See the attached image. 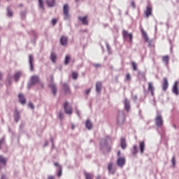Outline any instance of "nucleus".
<instances>
[{
    "label": "nucleus",
    "instance_id": "1",
    "mask_svg": "<svg viewBox=\"0 0 179 179\" xmlns=\"http://www.w3.org/2000/svg\"><path fill=\"white\" fill-rule=\"evenodd\" d=\"M100 149L101 150H105L110 153L111 152V145H108V141L106 138H103L101 140L100 143Z\"/></svg>",
    "mask_w": 179,
    "mask_h": 179
},
{
    "label": "nucleus",
    "instance_id": "2",
    "mask_svg": "<svg viewBox=\"0 0 179 179\" xmlns=\"http://www.w3.org/2000/svg\"><path fill=\"white\" fill-rule=\"evenodd\" d=\"M63 15L65 20H68L71 17L69 15V6L68 4H65L63 7Z\"/></svg>",
    "mask_w": 179,
    "mask_h": 179
},
{
    "label": "nucleus",
    "instance_id": "3",
    "mask_svg": "<svg viewBox=\"0 0 179 179\" xmlns=\"http://www.w3.org/2000/svg\"><path fill=\"white\" fill-rule=\"evenodd\" d=\"M122 36H123V38H124V40H128V38H129V41L130 43H132V39L134 38V35L132 34V33L129 34V33H128V31L123 30Z\"/></svg>",
    "mask_w": 179,
    "mask_h": 179
},
{
    "label": "nucleus",
    "instance_id": "4",
    "mask_svg": "<svg viewBox=\"0 0 179 179\" xmlns=\"http://www.w3.org/2000/svg\"><path fill=\"white\" fill-rule=\"evenodd\" d=\"M155 125L158 127H160L163 125V117L162 115H158L155 118Z\"/></svg>",
    "mask_w": 179,
    "mask_h": 179
},
{
    "label": "nucleus",
    "instance_id": "5",
    "mask_svg": "<svg viewBox=\"0 0 179 179\" xmlns=\"http://www.w3.org/2000/svg\"><path fill=\"white\" fill-rule=\"evenodd\" d=\"M64 111L66 114H69V115L73 113V109H72V107H68V102H65L64 105Z\"/></svg>",
    "mask_w": 179,
    "mask_h": 179
},
{
    "label": "nucleus",
    "instance_id": "6",
    "mask_svg": "<svg viewBox=\"0 0 179 179\" xmlns=\"http://www.w3.org/2000/svg\"><path fill=\"white\" fill-rule=\"evenodd\" d=\"M36 83H40V78H38V76H33L31 78V86H33Z\"/></svg>",
    "mask_w": 179,
    "mask_h": 179
},
{
    "label": "nucleus",
    "instance_id": "7",
    "mask_svg": "<svg viewBox=\"0 0 179 179\" xmlns=\"http://www.w3.org/2000/svg\"><path fill=\"white\" fill-rule=\"evenodd\" d=\"M152 6H147L146 9L144 11V13H145L146 17H149L152 16Z\"/></svg>",
    "mask_w": 179,
    "mask_h": 179
},
{
    "label": "nucleus",
    "instance_id": "8",
    "mask_svg": "<svg viewBox=\"0 0 179 179\" xmlns=\"http://www.w3.org/2000/svg\"><path fill=\"white\" fill-rule=\"evenodd\" d=\"M78 20L83 23V24H84V26H87V24H89V20H87V15H85L84 17H78Z\"/></svg>",
    "mask_w": 179,
    "mask_h": 179
},
{
    "label": "nucleus",
    "instance_id": "9",
    "mask_svg": "<svg viewBox=\"0 0 179 179\" xmlns=\"http://www.w3.org/2000/svg\"><path fill=\"white\" fill-rule=\"evenodd\" d=\"M117 164L119 167H123L125 165V158L119 157L117 161Z\"/></svg>",
    "mask_w": 179,
    "mask_h": 179
},
{
    "label": "nucleus",
    "instance_id": "10",
    "mask_svg": "<svg viewBox=\"0 0 179 179\" xmlns=\"http://www.w3.org/2000/svg\"><path fill=\"white\" fill-rule=\"evenodd\" d=\"M63 91L65 94H71V89L66 83L63 84Z\"/></svg>",
    "mask_w": 179,
    "mask_h": 179
},
{
    "label": "nucleus",
    "instance_id": "11",
    "mask_svg": "<svg viewBox=\"0 0 179 179\" xmlns=\"http://www.w3.org/2000/svg\"><path fill=\"white\" fill-rule=\"evenodd\" d=\"M29 58L31 71H34V58L33 57V55H29Z\"/></svg>",
    "mask_w": 179,
    "mask_h": 179
},
{
    "label": "nucleus",
    "instance_id": "12",
    "mask_svg": "<svg viewBox=\"0 0 179 179\" xmlns=\"http://www.w3.org/2000/svg\"><path fill=\"white\" fill-rule=\"evenodd\" d=\"M173 93L176 94V96H178L179 94V90H178V81H176L173 87Z\"/></svg>",
    "mask_w": 179,
    "mask_h": 179
},
{
    "label": "nucleus",
    "instance_id": "13",
    "mask_svg": "<svg viewBox=\"0 0 179 179\" xmlns=\"http://www.w3.org/2000/svg\"><path fill=\"white\" fill-rule=\"evenodd\" d=\"M117 121L119 124H124V122H125V114H124V113L120 114L118 117Z\"/></svg>",
    "mask_w": 179,
    "mask_h": 179
},
{
    "label": "nucleus",
    "instance_id": "14",
    "mask_svg": "<svg viewBox=\"0 0 179 179\" xmlns=\"http://www.w3.org/2000/svg\"><path fill=\"white\" fill-rule=\"evenodd\" d=\"M168 87H169V80H167V78H164V83L162 85V89L164 92H166L167 90Z\"/></svg>",
    "mask_w": 179,
    "mask_h": 179
},
{
    "label": "nucleus",
    "instance_id": "15",
    "mask_svg": "<svg viewBox=\"0 0 179 179\" xmlns=\"http://www.w3.org/2000/svg\"><path fill=\"white\" fill-rule=\"evenodd\" d=\"M148 92H150L152 96H155V87L152 83H148Z\"/></svg>",
    "mask_w": 179,
    "mask_h": 179
},
{
    "label": "nucleus",
    "instance_id": "16",
    "mask_svg": "<svg viewBox=\"0 0 179 179\" xmlns=\"http://www.w3.org/2000/svg\"><path fill=\"white\" fill-rule=\"evenodd\" d=\"M60 44L62 45H66L68 44V37L66 36H62L60 38Z\"/></svg>",
    "mask_w": 179,
    "mask_h": 179
},
{
    "label": "nucleus",
    "instance_id": "17",
    "mask_svg": "<svg viewBox=\"0 0 179 179\" xmlns=\"http://www.w3.org/2000/svg\"><path fill=\"white\" fill-rule=\"evenodd\" d=\"M113 162H110L108 164V170L109 171V173H110V174H115V169H113Z\"/></svg>",
    "mask_w": 179,
    "mask_h": 179
},
{
    "label": "nucleus",
    "instance_id": "18",
    "mask_svg": "<svg viewBox=\"0 0 179 179\" xmlns=\"http://www.w3.org/2000/svg\"><path fill=\"white\" fill-rule=\"evenodd\" d=\"M101 89H103V84H101V82H97L96 84V90L97 93H100L101 92Z\"/></svg>",
    "mask_w": 179,
    "mask_h": 179
},
{
    "label": "nucleus",
    "instance_id": "19",
    "mask_svg": "<svg viewBox=\"0 0 179 179\" xmlns=\"http://www.w3.org/2000/svg\"><path fill=\"white\" fill-rule=\"evenodd\" d=\"M120 146L122 149H127V141L125 140V138H122L120 140Z\"/></svg>",
    "mask_w": 179,
    "mask_h": 179
},
{
    "label": "nucleus",
    "instance_id": "20",
    "mask_svg": "<svg viewBox=\"0 0 179 179\" xmlns=\"http://www.w3.org/2000/svg\"><path fill=\"white\" fill-rule=\"evenodd\" d=\"M56 0H46V4L50 7L52 8L55 6Z\"/></svg>",
    "mask_w": 179,
    "mask_h": 179
},
{
    "label": "nucleus",
    "instance_id": "21",
    "mask_svg": "<svg viewBox=\"0 0 179 179\" xmlns=\"http://www.w3.org/2000/svg\"><path fill=\"white\" fill-rule=\"evenodd\" d=\"M124 108L126 111H129L131 110V105L129 104V101L128 99H125L124 101Z\"/></svg>",
    "mask_w": 179,
    "mask_h": 179
},
{
    "label": "nucleus",
    "instance_id": "22",
    "mask_svg": "<svg viewBox=\"0 0 179 179\" xmlns=\"http://www.w3.org/2000/svg\"><path fill=\"white\" fill-rule=\"evenodd\" d=\"M18 98H19V100H20V103H21V104H26V98H24L23 94H20L18 95Z\"/></svg>",
    "mask_w": 179,
    "mask_h": 179
},
{
    "label": "nucleus",
    "instance_id": "23",
    "mask_svg": "<svg viewBox=\"0 0 179 179\" xmlns=\"http://www.w3.org/2000/svg\"><path fill=\"white\" fill-rule=\"evenodd\" d=\"M14 118L16 122H17V121H19V118H20V113L19 112V110H17V109H16L15 111Z\"/></svg>",
    "mask_w": 179,
    "mask_h": 179
},
{
    "label": "nucleus",
    "instance_id": "24",
    "mask_svg": "<svg viewBox=\"0 0 179 179\" xmlns=\"http://www.w3.org/2000/svg\"><path fill=\"white\" fill-rule=\"evenodd\" d=\"M85 127L88 129H92V128H93V124H92V122H90V119L87 120L85 122Z\"/></svg>",
    "mask_w": 179,
    "mask_h": 179
},
{
    "label": "nucleus",
    "instance_id": "25",
    "mask_svg": "<svg viewBox=\"0 0 179 179\" xmlns=\"http://www.w3.org/2000/svg\"><path fill=\"white\" fill-rule=\"evenodd\" d=\"M8 162V159L6 158H4L3 156L0 155V163L1 164H3V166H6V162Z\"/></svg>",
    "mask_w": 179,
    "mask_h": 179
},
{
    "label": "nucleus",
    "instance_id": "26",
    "mask_svg": "<svg viewBox=\"0 0 179 179\" xmlns=\"http://www.w3.org/2000/svg\"><path fill=\"white\" fill-rule=\"evenodd\" d=\"M50 87L52 92V94H54V96H55V94H57V87L55 86V85L52 84L50 85Z\"/></svg>",
    "mask_w": 179,
    "mask_h": 179
},
{
    "label": "nucleus",
    "instance_id": "27",
    "mask_svg": "<svg viewBox=\"0 0 179 179\" xmlns=\"http://www.w3.org/2000/svg\"><path fill=\"white\" fill-rule=\"evenodd\" d=\"M140 150L141 153L145 152V141L140 142Z\"/></svg>",
    "mask_w": 179,
    "mask_h": 179
},
{
    "label": "nucleus",
    "instance_id": "28",
    "mask_svg": "<svg viewBox=\"0 0 179 179\" xmlns=\"http://www.w3.org/2000/svg\"><path fill=\"white\" fill-rule=\"evenodd\" d=\"M21 76H22V73H20V72H17L15 73L14 79H15V82H17V80H19Z\"/></svg>",
    "mask_w": 179,
    "mask_h": 179
},
{
    "label": "nucleus",
    "instance_id": "29",
    "mask_svg": "<svg viewBox=\"0 0 179 179\" xmlns=\"http://www.w3.org/2000/svg\"><path fill=\"white\" fill-rule=\"evenodd\" d=\"M50 59L52 62H55V61H57V55L55 52L51 53Z\"/></svg>",
    "mask_w": 179,
    "mask_h": 179
},
{
    "label": "nucleus",
    "instance_id": "30",
    "mask_svg": "<svg viewBox=\"0 0 179 179\" xmlns=\"http://www.w3.org/2000/svg\"><path fill=\"white\" fill-rule=\"evenodd\" d=\"M85 178L86 179H93V175L90 173H85Z\"/></svg>",
    "mask_w": 179,
    "mask_h": 179
},
{
    "label": "nucleus",
    "instance_id": "31",
    "mask_svg": "<svg viewBox=\"0 0 179 179\" xmlns=\"http://www.w3.org/2000/svg\"><path fill=\"white\" fill-rule=\"evenodd\" d=\"M7 11H8V16H9L10 17H12V16H13V11H12V10H10V8H7Z\"/></svg>",
    "mask_w": 179,
    "mask_h": 179
},
{
    "label": "nucleus",
    "instance_id": "32",
    "mask_svg": "<svg viewBox=\"0 0 179 179\" xmlns=\"http://www.w3.org/2000/svg\"><path fill=\"white\" fill-rule=\"evenodd\" d=\"M69 61H71V56L66 55L64 61L65 65H68V64H69Z\"/></svg>",
    "mask_w": 179,
    "mask_h": 179
},
{
    "label": "nucleus",
    "instance_id": "33",
    "mask_svg": "<svg viewBox=\"0 0 179 179\" xmlns=\"http://www.w3.org/2000/svg\"><path fill=\"white\" fill-rule=\"evenodd\" d=\"M136 153H138V148H136V145H134L132 151L133 156H136Z\"/></svg>",
    "mask_w": 179,
    "mask_h": 179
},
{
    "label": "nucleus",
    "instance_id": "34",
    "mask_svg": "<svg viewBox=\"0 0 179 179\" xmlns=\"http://www.w3.org/2000/svg\"><path fill=\"white\" fill-rule=\"evenodd\" d=\"M162 61L164 62H166V64H169V61H170V58L169 57V56H164L162 57Z\"/></svg>",
    "mask_w": 179,
    "mask_h": 179
},
{
    "label": "nucleus",
    "instance_id": "35",
    "mask_svg": "<svg viewBox=\"0 0 179 179\" xmlns=\"http://www.w3.org/2000/svg\"><path fill=\"white\" fill-rule=\"evenodd\" d=\"M39 6L44 10V1L43 0H38Z\"/></svg>",
    "mask_w": 179,
    "mask_h": 179
},
{
    "label": "nucleus",
    "instance_id": "36",
    "mask_svg": "<svg viewBox=\"0 0 179 179\" xmlns=\"http://www.w3.org/2000/svg\"><path fill=\"white\" fill-rule=\"evenodd\" d=\"M134 71H138V64L136 62H132L131 63Z\"/></svg>",
    "mask_w": 179,
    "mask_h": 179
},
{
    "label": "nucleus",
    "instance_id": "37",
    "mask_svg": "<svg viewBox=\"0 0 179 179\" xmlns=\"http://www.w3.org/2000/svg\"><path fill=\"white\" fill-rule=\"evenodd\" d=\"M59 169H57L59 171L58 173H57V177H61V176H62V167L59 166Z\"/></svg>",
    "mask_w": 179,
    "mask_h": 179
},
{
    "label": "nucleus",
    "instance_id": "38",
    "mask_svg": "<svg viewBox=\"0 0 179 179\" xmlns=\"http://www.w3.org/2000/svg\"><path fill=\"white\" fill-rule=\"evenodd\" d=\"M72 76H73V79H74V80L78 79V73L73 72Z\"/></svg>",
    "mask_w": 179,
    "mask_h": 179
},
{
    "label": "nucleus",
    "instance_id": "39",
    "mask_svg": "<svg viewBox=\"0 0 179 179\" xmlns=\"http://www.w3.org/2000/svg\"><path fill=\"white\" fill-rule=\"evenodd\" d=\"M171 163L173 164V167H176V157H173L171 159Z\"/></svg>",
    "mask_w": 179,
    "mask_h": 179
},
{
    "label": "nucleus",
    "instance_id": "40",
    "mask_svg": "<svg viewBox=\"0 0 179 179\" xmlns=\"http://www.w3.org/2000/svg\"><path fill=\"white\" fill-rule=\"evenodd\" d=\"M57 22H58V20L57 18L52 19V23L53 26H55V24H57Z\"/></svg>",
    "mask_w": 179,
    "mask_h": 179
},
{
    "label": "nucleus",
    "instance_id": "41",
    "mask_svg": "<svg viewBox=\"0 0 179 179\" xmlns=\"http://www.w3.org/2000/svg\"><path fill=\"white\" fill-rule=\"evenodd\" d=\"M59 120H64V113H59Z\"/></svg>",
    "mask_w": 179,
    "mask_h": 179
},
{
    "label": "nucleus",
    "instance_id": "42",
    "mask_svg": "<svg viewBox=\"0 0 179 179\" xmlns=\"http://www.w3.org/2000/svg\"><path fill=\"white\" fill-rule=\"evenodd\" d=\"M93 66L94 68H101V64H93Z\"/></svg>",
    "mask_w": 179,
    "mask_h": 179
},
{
    "label": "nucleus",
    "instance_id": "43",
    "mask_svg": "<svg viewBox=\"0 0 179 179\" xmlns=\"http://www.w3.org/2000/svg\"><path fill=\"white\" fill-rule=\"evenodd\" d=\"M126 80H131V74L127 73L126 75Z\"/></svg>",
    "mask_w": 179,
    "mask_h": 179
},
{
    "label": "nucleus",
    "instance_id": "44",
    "mask_svg": "<svg viewBox=\"0 0 179 179\" xmlns=\"http://www.w3.org/2000/svg\"><path fill=\"white\" fill-rule=\"evenodd\" d=\"M90 92H92V90L91 89H88V90H85V94H86V96H88V94H90Z\"/></svg>",
    "mask_w": 179,
    "mask_h": 179
},
{
    "label": "nucleus",
    "instance_id": "45",
    "mask_svg": "<svg viewBox=\"0 0 179 179\" xmlns=\"http://www.w3.org/2000/svg\"><path fill=\"white\" fill-rule=\"evenodd\" d=\"M141 33H142L143 37H145V36H148V34L143 29L141 30Z\"/></svg>",
    "mask_w": 179,
    "mask_h": 179
},
{
    "label": "nucleus",
    "instance_id": "46",
    "mask_svg": "<svg viewBox=\"0 0 179 179\" xmlns=\"http://www.w3.org/2000/svg\"><path fill=\"white\" fill-rule=\"evenodd\" d=\"M141 33H142L143 37H145V36H148V34L143 29L141 30Z\"/></svg>",
    "mask_w": 179,
    "mask_h": 179
},
{
    "label": "nucleus",
    "instance_id": "47",
    "mask_svg": "<svg viewBox=\"0 0 179 179\" xmlns=\"http://www.w3.org/2000/svg\"><path fill=\"white\" fill-rule=\"evenodd\" d=\"M29 107H30L32 110L34 109V105H33V103L29 102Z\"/></svg>",
    "mask_w": 179,
    "mask_h": 179
},
{
    "label": "nucleus",
    "instance_id": "48",
    "mask_svg": "<svg viewBox=\"0 0 179 179\" xmlns=\"http://www.w3.org/2000/svg\"><path fill=\"white\" fill-rule=\"evenodd\" d=\"M55 166H56V167H57V170H59V167H61V165H59V163L55 162Z\"/></svg>",
    "mask_w": 179,
    "mask_h": 179
},
{
    "label": "nucleus",
    "instance_id": "49",
    "mask_svg": "<svg viewBox=\"0 0 179 179\" xmlns=\"http://www.w3.org/2000/svg\"><path fill=\"white\" fill-rule=\"evenodd\" d=\"M131 6L134 9H135V8H136V5L135 4V1H131Z\"/></svg>",
    "mask_w": 179,
    "mask_h": 179
},
{
    "label": "nucleus",
    "instance_id": "50",
    "mask_svg": "<svg viewBox=\"0 0 179 179\" xmlns=\"http://www.w3.org/2000/svg\"><path fill=\"white\" fill-rule=\"evenodd\" d=\"M144 38H145L146 43H149V37H148V35L144 36Z\"/></svg>",
    "mask_w": 179,
    "mask_h": 179
},
{
    "label": "nucleus",
    "instance_id": "51",
    "mask_svg": "<svg viewBox=\"0 0 179 179\" xmlns=\"http://www.w3.org/2000/svg\"><path fill=\"white\" fill-rule=\"evenodd\" d=\"M48 179H55V176H48Z\"/></svg>",
    "mask_w": 179,
    "mask_h": 179
},
{
    "label": "nucleus",
    "instance_id": "52",
    "mask_svg": "<svg viewBox=\"0 0 179 179\" xmlns=\"http://www.w3.org/2000/svg\"><path fill=\"white\" fill-rule=\"evenodd\" d=\"M76 114L78 117H80V112H79V110H76Z\"/></svg>",
    "mask_w": 179,
    "mask_h": 179
},
{
    "label": "nucleus",
    "instance_id": "53",
    "mask_svg": "<svg viewBox=\"0 0 179 179\" xmlns=\"http://www.w3.org/2000/svg\"><path fill=\"white\" fill-rule=\"evenodd\" d=\"M117 156H121V152L120 151L117 152Z\"/></svg>",
    "mask_w": 179,
    "mask_h": 179
},
{
    "label": "nucleus",
    "instance_id": "54",
    "mask_svg": "<svg viewBox=\"0 0 179 179\" xmlns=\"http://www.w3.org/2000/svg\"><path fill=\"white\" fill-rule=\"evenodd\" d=\"M96 179H101V176H96Z\"/></svg>",
    "mask_w": 179,
    "mask_h": 179
},
{
    "label": "nucleus",
    "instance_id": "55",
    "mask_svg": "<svg viewBox=\"0 0 179 179\" xmlns=\"http://www.w3.org/2000/svg\"><path fill=\"white\" fill-rule=\"evenodd\" d=\"M2 79V73H0V80Z\"/></svg>",
    "mask_w": 179,
    "mask_h": 179
},
{
    "label": "nucleus",
    "instance_id": "56",
    "mask_svg": "<svg viewBox=\"0 0 179 179\" xmlns=\"http://www.w3.org/2000/svg\"><path fill=\"white\" fill-rule=\"evenodd\" d=\"M3 143V141H0V148H1V145H2V143Z\"/></svg>",
    "mask_w": 179,
    "mask_h": 179
},
{
    "label": "nucleus",
    "instance_id": "57",
    "mask_svg": "<svg viewBox=\"0 0 179 179\" xmlns=\"http://www.w3.org/2000/svg\"><path fill=\"white\" fill-rule=\"evenodd\" d=\"M71 128L72 129H75V125L72 124Z\"/></svg>",
    "mask_w": 179,
    "mask_h": 179
},
{
    "label": "nucleus",
    "instance_id": "58",
    "mask_svg": "<svg viewBox=\"0 0 179 179\" xmlns=\"http://www.w3.org/2000/svg\"><path fill=\"white\" fill-rule=\"evenodd\" d=\"M76 2H79V0H76Z\"/></svg>",
    "mask_w": 179,
    "mask_h": 179
},
{
    "label": "nucleus",
    "instance_id": "59",
    "mask_svg": "<svg viewBox=\"0 0 179 179\" xmlns=\"http://www.w3.org/2000/svg\"><path fill=\"white\" fill-rule=\"evenodd\" d=\"M2 169V166H0V170Z\"/></svg>",
    "mask_w": 179,
    "mask_h": 179
},
{
    "label": "nucleus",
    "instance_id": "60",
    "mask_svg": "<svg viewBox=\"0 0 179 179\" xmlns=\"http://www.w3.org/2000/svg\"><path fill=\"white\" fill-rule=\"evenodd\" d=\"M44 85L42 84V87H43Z\"/></svg>",
    "mask_w": 179,
    "mask_h": 179
}]
</instances>
